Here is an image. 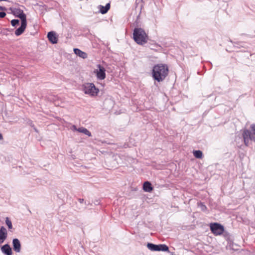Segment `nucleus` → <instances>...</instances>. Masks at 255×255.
I'll list each match as a JSON object with an SVG mask.
<instances>
[{"label":"nucleus","mask_w":255,"mask_h":255,"mask_svg":"<svg viewBox=\"0 0 255 255\" xmlns=\"http://www.w3.org/2000/svg\"><path fill=\"white\" fill-rule=\"evenodd\" d=\"M168 67L165 64H157L154 66L152 70L153 78L158 82L163 81L167 76Z\"/></svg>","instance_id":"obj_1"},{"label":"nucleus","mask_w":255,"mask_h":255,"mask_svg":"<svg viewBox=\"0 0 255 255\" xmlns=\"http://www.w3.org/2000/svg\"><path fill=\"white\" fill-rule=\"evenodd\" d=\"M133 39L137 44L143 45L147 42L148 36L143 29L135 27L133 31Z\"/></svg>","instance_id":"obj_2"},{"label":"nucleus","mask_w":255,"mask_h":255,"mask_svg":"<svg viewBox=\"0 0 255 255\" xmlns=\"http://www.w3.org/2000/svg\"><path fill=\"white\" fill-rule=\"evenodd\" d=\"M252 131L248 129H245L243 131L242 136L246 146L249 145L250 140L255 142V124L251 126Z\"/></svg>","instance_id":"obj_3"},{"label":"nucleus","mask_w":255,"mask_h":255,"mask_svg":"<svg viewBox=\"0 0 255 255\" xmlns=\"http://www.w3.org/2000/svg\"><path fill=\"white\" fill-rule=\"evenodd\" d=\"M83 91L86 94L96 96H97L99 90L95 87L93 83H88L83 85Z\"/></svg>","instance_id":"obj_4"},{"label":"nucleus","mask_w":255,"mask_h":255,"mask_svg":"<svg viewBox=\"0 0 255 255\" xmlns=\"http://www.w3.org/2000/svg\"><path fill=\"white\" fill-rule=\"evenodd\" d=\"M210 228L212 233L216 236L222 235L225 229L222 225L218 223H211Z\"/></svg>","instance_id":"obj_5"},{"label":"nucleus","mask_w":255,"mask_h":255,"mask_svg":"<svg viewBox=\"0 0 255 255\" xmlns=\"http://www.w3.org/2000/svg\"><path fill=\"white\" fill-rule=\"evenodd\" d=\"M147 248L151 251L169 252L168 247L165 244L155 245L148 243Z\"/></svg>","instance_id":"obj_6"},{"label":"nucleus","mask_w":255,"mask_h":255,"mask_svg":"<svg viewBox=\"0 0 255 255\" xmlns=\"http://www.w3.org/2000/svg\"><path fill=\"white\" fill-rule=\"evenodd\" d=\"M97 69L95 70L94 73L96 74L98 80H102L106 78V69L105 67L101 64H97Z\"/></svg>","instance_id":"obj_7"},{"label":"nucleus","mask_w":255,"mask_h":255,"mask_svg":"<svg viewBox=\"0 0 255 255\" xmlns=\"http://www.w3.org/2000/svg\"><path fill=\"white\" fill-rule=\"evenodd\" d=\"M47 38L52 44H56L58 42V38L56 33L54 31H50L47 34Z\"/></svg>","instance_id":"obj_8"},{"label":"nucleus","mask_w":255,"mask_h":255,"mask_svg":"<svg viewBox=\"0 0 255 255\" xmlns=\"http://www.w3.org/2000/svg\"><path fill=\"white\" fill-rule=\"evenodd\" d=\"M27 26V21H21V25L15 31V34L16 36H19L24 31Z\"/></svg>","instance_id":"obj_9"},{"label":"nucleus","mask_w":255,"mask_h":255,"mask_svg":"<svg viewBox=\"0 0 255 255\" xmlns=\"http://www.w3.org/2000/svg\"><path fill=\"white\" fill-rule=\"evenodd\" d=\"M15 14L16 16L19 18L21 20V21H27L26 20V15L23 12V10L20 8H17L15 11Z\"/></svg>","instance_id":"obj_10"},{"label":"nucleus","mask_w":255,"mask_h":255,"mask_svg":"<svg viewBox=\"0 0 255 255\" xmlns=\"http://www.w3.org/2000/svg\"><path fill=\"white\" fill-rule=\"evenodd\" d=\"M13 250L16 253H19L21 251V244L18 239L15 238L12 240Z\"/></svg>","instance_id":"obj_11"},{"label":"nucleus","mask_w":255,"mask_h":255,"mask_svg":"<svg viewBox=\"0 0 255 255\" xmlns=\"http://www.w3.org/2000/svg\"><path fill=\"white\" fill-rule=\"evenodd\" d=\"M7 236V233L6 229L3 226H1L0 228V245L3 243L4 240L6 239Z\"/></svg>","instance_id":"obj_12"},{"label":"nucleus","mask_w":255,"mask_h":255,"mask_svg":"<svg viewBox=\"0 0 255 255\" xmlns=\"http://www.w3.org/2000/svg\"><path fill=\"white\" fill-rule=\"evenodd\" d=\"M1 251L5 255H12V249L7 244L4 245L1 247Z\"/></svg>","instance_id":"obj_13"},{"label":"nucleus","mask_w":255,"mask_h":255,"mask_svg":"<svg viewBox=\"0 0 255 255\" xmlns=\"http://www.w3.org/2000/svg\"><path fill=\"white\" fill-rule=\"evenodd\" d=\"M111 7L110 2L107 3L105 6L99 5L98 8L102 14H106L109 11Z\"/></svg>","instance_id":"obj_14"},{"label":"nucleus","mask_w":255,"mask_h":255,"mask_svg":"<svg viewBox=\"0 0 255 255\" xmlns=\"http://www.w3.org/2000/svg\"><path fill=\"white\" fill-rule=\"evenodd\" d=\"M143 190L147 192H151L153 190V187L151 183L149 181H145L143 184Z\"/></svg>","instance_id":"obj_15"},{"label":"nucleus","mask_w":255,"mask_h":255,"mask_svg":"<svg viewBox=\"0 0 255 255\" xmlns=\"http://www.w3.org/2000/svg\"><path fill=\"white\" fill-rule=\"evenodd\" d=\"M74 51L75 54H76L81 58H82L83 59L87 58V54L86 52L81 51L78 48H74Z\"/></svg>","instance_id":"obj_16"},{"label":"nucleus","mask_w":255,"mask_h":255,"mask_svg":"<svg viewBox=\"0 0 255 255\" xmlns=\"http://www.w3.org/2000/svg\"><path fill=\"white\" fill-rule=\"evenodd\" d=\"M77 131H79V132L83 133L85 134L88 135V136H92L91 132L89 130H88L87 128H86L84 127H81V128H78L77 129Z\"/></svg>","instance_id":"obj_17"},{"label":"nucleus","mask_w":255,"mask_h":255,"mask_svg":"<svg viewBox=\"0 0 255 255\" xmlns=\"http://www.w3.org/2000/svg\"><path fill=\"white\" fill-rule=\"evenodd\" d=\"M193 155L196 158L201 159L203 157V153L200 150L193 151Z\"/></svg>","instance_id":"obj_18"},{"label":"nucleus","mask_w":255,"mask_h":255,"mask_svg":"<svg viewBox=\"0 0 255 255\" xmlns=\"http://www.w3.org/2000/svg\"><path fill=\"white\" fill-rule=\"evenodd\" d=\"M5 224L7 226L9 230H10L12 228V223L8 217H6L5 218Z\"/></svg>","instance_id":"obj_19"},{"label":"nucleus","mask_w":255,"mask_h":255,"mask_svg":"<svg viewBox=\"0 0 255 255\" xmlns=\"http://www.w3.org/2000/svg\"><path fill=\"white\" fill-rule=\"evenodd\" d=\"M222 235H223V237L227 241L230 240L231 235L228 232L224 231Z\"/></svg>","instance_id":"obj_20"},{"label":"nucleus","mask_w":255,"mask_h":255,"mask_svg":"<svg viewBox=\"0 0 255 255\" xmlns=\"http://www.w3.org/2000/svg\"><path fill=\"white\" fill-rule=\"evenodd\" d=\"M11 24L12 26L15 27L19 23V20L17 19H14L11 20Z\"/></svg>","instance_id":"obj_21"},{"label":"nucleus","mask_w":255,"mask_h":255,"mask_svg":"<svg viewBox=\"0 0 255 255\" xmlns=\"http://www.w3.org/2000/svg\"><path fill=\"white\" fill-rule=\"evenodd\" d=\"M28 124L31 127H33L34 130L36 131V132H38V130L37 129L35 128L34 127V125L33 124V122L31 120H29L28 122Z\"/></svg>","instance_id":"obj_22"},{"label":"nucleus","mask_w":255,"mask_h":255,"mask_svg":"<svg viewBox=\"0 0 255 255\" xmlns=\"http://www.w3.org/2000/svg\"><path fill=\"white\" fill-rule=\"evenodd\" d=\"M6 15V13L4 11L0 12V18H3Z\"/></svg>","instance_id":"obj_23"},{"label":"nucleus","mask_w":255,"mask_h":255,"mask_svg":"<svg viewBox=\"0 0 255 255\" xmlns=\"http://www.w3.org/2000/svg\"><path fill=\"white\" fill-rule=\"evenodd\" d=\"M200 204L202 210H204L206 209V206L204 205L202 203L200 202Z\"/></svg>","instance_id":"obj_24"},{"label":"nucleus","mask_w":255,"mask_h":255,"mask_svg":"<svg viewBox=\"0 0 255 255\" xmlns=\"http://www.w3.org/2000/svg\"><path fill=\"white\" fill-rule=\"evenodd\" d=\"M0 10H6V8L5 7H4V6H0Z\"/></svg>","instance_id":"obj_25"},{"label":"nucleus","mask_w":255,"mask_h":255,"mask_svg":"<svg viewBox=\"0 0 255 255\" xmlns=\"http://www.w3.org/2000/svg\"><path fill=\"white\" fill-rule=\"evenodd\" d=\"M78 201L80 203H83L84 201V200L83 199L79 198Z\"/></svg>","instance_id":"obj_26"},{"label":"nucleus","mask_w":255,"mask_h":255,"mask_svg":"<svg viewBox=\"0 0 255 255\" xmlns=\"http://www.w3.org/2000/svg\"><path fill=\"white\" fill-rule=\"evenodd\" d=\"M72 128H73V129L74 130H77V129H78V128H76V127L75 125H73V126H72Z\"/></svg>","instance_id":"obj_27"},{"label":"nucleus","mask_w":255,"mask_h":255,"mask_svg":"<svg viewBox=\"0 0 255 255\" xmlns=\"http://www.w3.org/2000/svg\"><path fill=\"white\" fill-rule=\"evenodd\" d=\"M3 139V136L1 133H0V139L1 140Z\"/></svg>","instance_id":"obj_28"},{"label":"nucleus","mask_w":255,"mask_h":255,"mask_svg":"<svg viewBox=\"0 0 255 255\" xmlns=\"http://www.w3.org/2000/svg\"><path fill=\"white\" fill-rule=\"evenodd\" d=\"M0 1H8V0H0Z\"/></svg>","instance_id":"obj_29"}]
</instances>
